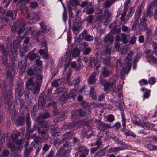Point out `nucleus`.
Here are the masks:
<instances>
[{
	"mask_svg": "<svg viewBox=\"0 0 157 157\" xmlns=\"http://www.w3.org/2000/svg\"><path fill=\"white\" fill-rule=\"evenodd\" d=\"M147 24L139 23L138 27L142 31H144L147 30Z\"/></svg>",
	"mask_w": 157,
	"mask_h": 157,
	"instance_id": "nucleus-33",
	"label": "nucleus"
},
{
	"mask_svg": "<svg viewBox=\"0 0 157 157\" xmlns=\"http://www.w3.org/2000/svg\"><path fill=\"white\" fill-rule=\"evenodd\" d=\"M79 58H78L77 59V61H78L77 65H76V70L77 71H79L81 68L82 67V64L81 63L82 61H81V60H79Z\"/></svg>",
	"mask_w": 157,
	"mask_h": 157,
	"instance_id": "nucleus-53",
	"label": "nucleus"
},
{
	"mask_svg": "<svg viewBox=\"0 0 157 157\" xmlns=\"http://www.w3.org/2000/svg\"><path fill=\"white\" fill-rule=\"evenodd\" d=\"M156 79L154 77L150 78L148 80V82L151 85H153L155 84L156 82Z\"/></svg>",
	"mask_w": 157,
	"mask_h": 157,
	"instance_id": "nucleus-52",
	"label": "nucleus"
},
{
	"mask_svg": "<svg viewBox=\"0 0 157 157\" xmlns=\"http://www.w3.org/2000/svg\"><path fill=\"white\" fill-rule=\"evenodd\" d=\"M50 146L47 144H45L43 146L42 148V150L44 152V153L47 151L49 149Z\"/></svg>",
	"mask_w": 157,
	"mask_h": 157,
	"instance_id": "nucleus-57",
	"label": "nucleus"
},
{
	"mask_svg": "<svg viewBox=\"0 0 157 157\" xmlns=\"http://www.w3.org/2000/svg\"><path fill=\"white\" fill-rule=\"evenodd\" d=\"M76 5L73 2H72L71 1L70 2V3L67 4L68 7L69 8V10L71 9V10H75L76 9Z\"/></svg>",
	"mask_w": 157,
	"mask_h": 157,
	"instance_id": "nucleus-39",
	"label": "nucleus"
},
{
	"mask_svg": "<svg viewBox=\"0 0 157 157\" xmlns=\"http://www.w3.org/2000/svg\"><path fill=\"white\" fill-rule=\"evenodd\" d=\"M111 74V72L105 67H104L102 69L101 76L103 78L108 77Z\"/></svg>",
	"mask_w": 157,
	"mask_h": 157,
	"instance_id": "nucleus-17",
	"label": "nucleus"
},
{
	"mask_svg": "<svg viewBox=\"0 0 157 157\" xmlns=\"http://www.w3.org/2000/svg\"><path fill=\"white\" fill-rule=\"evenodd\" d=\"M27 18H29L31 19L29 21V23H34L33 21H37L39 19L40 16L38 13H34L32 14L31 16H29L28 15Z\"/></svg>",
	"mask_w": 157,
	"mask_h": 157,
	"instance_id": "nucleus-10",
	"label": "nucleus"
},
{
	"mask_svg": "<svg viewBox=\"0 0 157 157\" xmlns=\"http://www.w3.org/2000/svg\"><path fill=\"white\" fill-rule=\"evenodd\" d=\"M47 130L48 129H42L41 128H39L38 129V134H41V135L42 136L45 135L46 133V132Z\"/></svg>",
	"mask_w": 157,
	"mask_h": 157,
	"instance_id": "nucleus-46",
	"label": "nucleus"
},
{
	"mask_svg": "<svg viewBox=\"0 0 157 157\" xmlns=\"http://www.w3.org/2000/svg\"><path fill=\"white\" fill-rule=\"evenodd\" d=\"M23 87L19 84H17L15 89L16 96L20 98L23 94Z\"/></svg>",
	"mask_w": 157,
	"mask_h": 157,
	"instance_id": "nucleus-9",
	"label": "nucleus"
},
{
	"mask_svg": "<svg viewBox=\"0 0 157 157\" xmlns=\"http://www.w3.org/2000/svg\"><path fill=\"white\" fill-rule=\"evenodd\" d=\"M145 53L146 54V58L150 62L149 58L153 56V54L154 53V51L150 49H147L145 51Z\"/></svg>",
	"mask_w": 157,
	"mask_h": 157,
	"instance_id": "nucleus-22",
	"label": "nucleus"
},
{
	"mask_svg": "<svg viewBox=\"0 0 157 157\" xmlns=\"http://www.w3.org/2000/svg\"><path fill=\"white\" fill-rule=\"evenodd\" d=\"M121 45V44L118 43L117 42H115L114 43V47L116 49V51H118L119 50Z\"/></svg>",
	"mask_w": 157,
	"mask_h": 157,
	"instance_id": "nucleus-58",
	"label": "nucleus"
},
{
	"mask_svg": "<svg viewBox=\"0 0 157 157\" xmlns=\"http://www.w3.org/2000/svg\"><path fill=\"white\" fill-rule=\"evenodd\" d=\"M40 25L43 30L44 31H46V30L47 29V27L46 26V23L44 21H42L40 23Z\"/></svg>",
	"mask_w": 157,
	"mask_h": 157,
	"instance_id": "nucleus-48",
	"label": "nucleus"
},
{
	"mask_svg": "<svg viewBox=\"0 0 157 157\" xmlns=\"http://www.w3.org/2000/svg\"><path fill=\"white\" fill-rule=\"evenodd\" d=\"M147 17L146 15H144L140 19V22L139 23L147 24L146 21Z\"/></svg>",
	"mask_w": 157,
	"mask_h": 157,
	"instance_id": "nucleus-49",
	"label": "nucleus"
},
{
	"mask_svg": "<svg viewBox=\"0 0 157 157\" xmlns=\"http://www.w3.org/2000/svg\"><path fill=\"white\" fill-rule=\"evenodd\" d=\"M103 63L104 64L107 66L110 65L111 62L110 57L108 56L107 57L104 58L103 59Z\"/></svg>",
	"mask_w": 157,
	"mask_h": 157,
	"instance_id": "nucleus-30",
	"label": "nucleus"
},
{
	"mask_svg": "<svg viewBox=\"0 0 157 157\" xmlns=\"http://www.w3.org/2000/svg\"><path fill=\"white\" fill-rule=\"evenodd\" d=\"M121 116H122V125L123 126V131L127 136H132L134 137L136 136V135L134 134L132 132L126 129L125 127L126 126V119L124 113L123 112H121Z\"/></svg>",
	"mask_w": 157,
	"mask_h": 157,
	"instance_id": "nucleus-5",
	"label": "nucleus"
},
{
	"mask_svg": "<svg viewBox=\"0 0 157 157\" xmlns=\"http://www.w3.org/2000/svg\"><path fill=\"white\" fill-rule=\"evenodd\" d=\"M4 101L6 102V103L7 104L8 106L10 107L11 105V102L12 101V100L11 99L9 98H6L5 99Z\"/></svg>",
	"mask_w": 157,
	"mask_h": 157,
	"instance_id": "nucleus-51",
	"label": "nucleus"
},
{
	"mask_svg": "<svg viewBox=\"0 0 157 157\" xmlns=\"http://www.w3.org/2000/svg\"><path fill=\"white\" fill-rule=\"evenodd\" d=\"M15 73H13V71H12V69L10 70V68L8 69L7 72V76L9 77L10 79H12L13 78V75Z\"/></svg>",
	"mask_w": 157,
	"mask_h": 157,
	"instance_id": "nucleus-44",
	"label": "nucleus"
},
{
	"mask_svg": "<svg viewBox=\"0 0 157 157\" xmlns=\"http://www.w3.org/2000/svg\"><path fill=\"white\" fill-rule=\"evenodd\" d=\"M86 20L88 22L90 23H92L94 20L93 16L92 15H90L88 16Z\"/></svg>",
	"mask_w": 157,
	"mask_h": 157,
	"instance_id": "nucleus-59",
	"label": "nucleus"
},
{
	"mask_svg": "<svg viewBox=\"0 0 157 157\" xmlns=\"http://www.w3.org/2000/svg\"><path fill=\"white\" fill-rule=\"evenodd\" d=\"M29 56V59L30 60L33 61L36 58L37 55L36 54L33 52V51H31L29 53L27 54V57L24 59L25 62L27 61Z\"/></svg>",
	"mask_w": 157,
	"mask_h": 157,
	"instance_id": "nucleus-16",
	"label": "nucleus"
},
{
	"mask_svg": "<svg viewBox=\"0 0 157 157\" xmlns=\"http://www.w3.org/2000/svg\"><path fill=\"white\" fill-rule=\"evenodd\" d=\"M91 6H86L83 9V12H86L87 14H91L93 13L95 10V8L94 7H90Z\"/></svg>",
	"mask_w": 157,
	"mask_h": 157,
	"instance_id": "nucleus-15",
	"label": "nucleus"
},
{
	"mask_svg": "<svg viewBox=\"0 0 157 157\" xmlns=\"http://www.w3.org/2000/svg\"><path fill=\"white\" fill-rule=\"evenodd\" d=\"M91 49L90 48L88 47L85 48L83 53L84 55H87L90 53L91 52Z\"/></svg>",
	"mask_w": 157,
	"mask_h": 157,
	"instance_id": "nucleus-64",
	"label": "nucleus"
},
{
	"mask_svg": "<svg viewBox=\"0 0 157 157\" xmlns=\"http://www.w3.org/2000/svg\"><path fill=\"white\" fill-rule=\"evenodd\" d=\"M71 144L69 142H66L64 143L59 148V150L62 151H69V153L71 151V148L66 149L65 148H69L71 147Z\"/></svg>",
	"mask_w": 157,
	"mask_h": 157,
	"instance_id": "nucleus-12",
	"label": "nucleus"
},
{
	"mask_svg": "<svg viewBox=\"0 0 157 157\" xmlns=\"http://www.w3.org/2000/svg\"><path fill=\"white\" fill-rule=\"evenodd\" d=\"M89 151V150L87 149L84 150L82 152H81V154L80 155V157H86Z\"/></svg>",
	"mask_w": 157,
	"mask_h": 157,
	"instance_id": "nucleus-54",
	"label": "nucleus"
},
{
	"mask_svg": "<svg viewBox=\"0 0 157 157\" xmlns=\"http://www.w3.org/2000/svg\"><path fill=\"white\" fill-rule=\"evenodd\" d=\"M96 72H93L90 75L87 79L88 83L90 84H94L96 81Z\"/></svg>",
	"mask_w": 157,
	"mask_h": 157,
	"instance_id": "nucleus-11",
	"label": "nucleus"
},
{
	"mask_svg": "<svg viewBox=\"0 0 157 157\" xmlns=\"http://www.w3.org/2000/svg\"><path fill=\"white\" fill-rule=\"evenodd\" d=\"M50 106H53L54 109L53 110V112L54 114L57 115L59 113V112L58 111V109H56V102L54 101H51L49 103L48 105L47 106V107Z\"/></svg>",
	"mask_w": 157,
	"mask_h": 157,
	"instance_id": "nucleus-19",
	"label": "nucleus"
},
{
	"mask_svg": "<svg viewBox=\"0 0 157 157\" xmlns=\"http://www.w3.org/2000/svg\"><path fill=\"white\" fill-rule=\"evenodd\" d=\"M128 10V8H124L123 10V12L120 17L121 20L122 21H125L126 20V18L125 19V17L126 16V13Z\"/></svg>",
	"mask_w": 157,
	"mask_h": 157,
	"instance_id": "nucleus-27",
	"label": "nucleus"
},
{
	"mask_svg": "<svg viewBox=\"0 0 157 157\" xmlns=\"http://www.w3.org/2000/svg\"><path fill=\"white\" fill-rule=\"evenodd\" d=\"M121 147H115L109 148L108 150V152L109 153L114 152L115 153L118 152L120 151L123 149Z\"/></svg>",
	"mask_w": 157,
	"mask_h": 157,
	"instance_id": "nucleus-29",
	"label": "nucleus"
},
{
	"mask_svg": "<svg viewBox=\"0 0 157 157\" xmlns=\"http://www.w3.org/2000/svg\"><path fill=\"white\" fill-rule=\"evenodd\" d=\"M24 123V117L20 116L16 120L15 124L17 125H22Z\"/></svg>",
	"mask_w": 157,
	"mask_h": 157,
	"instance_id": "nucleus-26",
	"label": "nucleus"
},
{
	"mask_svg": "<svg viewBox=\"0 0 157 157\" xmlns=\"http://www.w3.org/2000/svg\"><path fill=\"white\" fill-rule=\"evenodd\" d=\"M81 12L79 10H77L76 12V18L73 21L72 30L75 35L78 34L80 30L82 29V23L80 21V18L78 16V14Z\"/></svg>",
	"mask_w": 157,
	"mask_h": 157,
	"instance_id": "nucleus-2",
	"label": "nucleus"
},
{
	"mask_svg": "<svg viewBox=\"0 0 157 157\" xmlns=\"http://www.w3.org/2000/svg\"><path fill=\"white\" fill-rule=\"evenodd\" d=\"M121 40L123 44H126L128 42L127 38V36L124 33L121 34Z\"/></svg>",
	"mask_w": 157,
	"mask_h": 157,
	"instance_id": "nucleus-40",
	"label": "nucleus"
},
{
	"mask_svg": "<svg viewBox=\"0 0 157 157\" xmlns=\"http://www.w3.org/2000/svg\"><path fill=\"white\" fill-rule=\"evenodd\" d=\"M112 86L110 84L109 82H107L105 85L104 86V90L105 91L108 92L109 90V88Z\"/></svg>",
	"mask_w": 157,
	"mask_h": 157,
	"instance_id": "nucleus-50",
	"label": "nucleus"
},
{
	"mask_svg": "<svg viewBox=\"0 0 157 157\" xmlns=\"http://www.w3.org/2000/svg\"><path fill=\"white\" fill-rule=\"evenodd\" d=\"M114 39V38L111 34L108 33L105 36L103 41L105 43H106L108 41L109 43H112Z\"/></svg>",
	"mask_w": 157,
	"mask_h": 157,
	"instance_id": "nucleus-14",
	"label": "nucleus"
},
{
	"mask_svg": "<svg viewBox=\"0 0 157 157\" xmlns=\"http://www.w3.org/2000/svg\"><path fill=\"white\" fill-rule=\"evenodd\" d=\"M147 148L150 150H157V146L151 144H148L147 145Z\"/></svg>",
	"mask_w": 157,
	"mask_h": 157,
	"instance_id": "nucleus-41",
	"label": "nucleus"
},
{
	"mask_svg": "<svg viewBox=\"0 0 157 157\" xmlns=\"http://www.w3.org/2000/svg\"><path fill=\"white\" fill-rule=\"evenodd\" d=\"M93 3L91 2H88L87 1L82 2L80 5V6L82 8H84L85 6H92Z\"/></svg>",
	"mask_w": 157,
	"mask_h": 157,
	"instance_id": "nucleus-32",
	"label": "nucleus"
},
{
	"mask_svg": "<svg viewBox=\"0 0 157 157\" xmlns=\"http://www.w3.org/2000/svg\"><path fill=\"white\" fill-rule=\"evenodd\" d=\"M90 66L91 67H93L95 66L96 65L97 61V60L94 58L91 57L90 58Z\"/></svg>",
	"mask_w": 157,
	"mask_h": 157,
	"instance_id": "nucleus-34",
	"label": "nucleus"
},
{
	"mask_svg": "<svg viewBox=\"0 0 157 157\" xmlns=\"http://www.w3.org/2000/svg\"><path fill=\"white\" fill-rule=\"evenodd\" d=\"M69 154V151L63 152L59 150L58 157H67Z\"/></svg>",
	"mask_w": 157,
	"mask_h": 157,
	"instance_id": "nucleus-24",
	"label": "nucleus"
},
{
	"mask_svg": "<svg viewBox=\"0 0 157 157\" xmlns=\"http://www.w3.org/2000/svg\"><path fill=\"white\" fill-rule=\"evenodd\" d=\"M26 72L28 75L32 76L35 75V76L29 78L26 82V87L31 90L32 92L36 94L40 91L42 83L43 77L42 75L38 73L36 74L31 68L28 69Z\"/></svg>",
	"mask_w": 157,
	"mask_h": 157,
	"instance_id": "nucleus-1",
	"label": "nucleus"
},
{
	"mask_svg": "<svg viewBox=\"0 0 157 157\" xmlns=\"http://www.w3.org/2000/svg\"><path fill=\"white\" fill-rule=\"evenodd\" d=\"M80 51L78 48H74L71 52V54L73 57L76 58L79 56Z\"/></svg>",
	"mask_w": 157,
	"mask_h": 157,
	"instance_id": "nucleus-21",
	"label": "nucleus"
},
{
	"mask_svg": "<svg viewBox=\"0 0 157 157\" xmlns=\"http://www.w3.org/2000/svg\"><path fill=\"white\" fill-rule=\"evenodd\" d=\"M49 137V136L47 135L45 136H43L42 138L40 137H36L34 139L33 143L34 147H36L40 146V145L41 144V143L43 141H45L47 140Z\"/></svg>",
	"mask_w": 157,
	"mask_h": 157,
	"instance_id": "nucleus-6",
	"label": "nucleus"
},
{
	"mask_svg": "<svg viewBox=\"0 0 157 157\" xmlns=\"http://www.w3.org/2000/svg\"><path fill=\"white\" fill-rule=\"evenodd\" d=\"M116 67L117 70H119L120 68L122 66V63L120 60H117L116 62L115 63Z\"/></svg>",
	"mask_w": 157,
	"mask_h": 157,
	"instance_id": "nucleus-45",
	"label": "nucleus"
},
{
	"mask_svg": "<svg viewBox=\"0 0 157 157\" xmlns=\"http://www.w3.org/2000/svg\"><path fill=\"white\" fill-rule=\"evenodd\" d=\"M116 82V78L115 77H112L110 78L109 83L112 86L114 85Z\"/></svg>",
	"mask_w": 157,
	"mask_h": 157,
	"instance_id": "nucleus-55",
	"label": "nucleus"
},
{
	"mask_svg": "<svg viewBox=\"0 0 157 157\" xmlns=\"http://www.w3.org/2000/svg\"><path fill=\"white\" fill-rule=\"evenodd\" d=\"M10 154L9 151L7 149H4L2 152L0 157H8Z\"/></svg>",
	"mask_w": 157,
	"mask_h": 157,
	"instance_id": "nucleus-38",
	"label": "nucleus"
},
{
	"mask_svg": "<svg viewBox=\"0 0 157 157\" xmlns=\"http://www.w3.org/2000/svg\"><path fill=\"white\" fill-rule=\"evenodd\" d=\"M88 45V44L86 42H84L81 43L80 44L79 48L82 50V49H84Z\"/></svg>",
	"mask_w": 157,
	"mask_h": 157,
	"instance_id": "nucleus-61",
	"label": "nucleus"
},
{
	"mask_svg": "<svg viewBox=\"0 0 157 157\" xmlns=\"http://www.w3.org/2000/svg\"><path fill=\"white\" fill-rule=\"evenodd\" d=\"M87 35V32L86 30H84L79 35V37L81 39H86Z\"/></svg>",
	"mask_w": 157,
	"mask_h": 157,
	"instance_id": "nucleus-47",
	"label": "nucleus"
},
{
	"mask_svg": "<svg viewBox=\"0 0 157 157\" xmlns=\"http://www.w3.org/2000/svg\"><path fill=\"white\" fill-rule=\"evenodd\" d=\"M74 133L72 132H68L62 136V140H67L73 137Z\"/></svg>",
	"mask_w": 157,
	"mask_h": 157,
	"instance_id": "nucleus-18",
	"label": "nucleus"
},
{
	"mask_svg": "<svg viewBox=\"0 0 157 157\" xmlns=\"http://www.w3.org/2000/svg\"><path fill=\"white\" fill-rule=\"evenodd\" d=\"M115 2V0H107L105 2L103 5V6L104 8H107Z\"/></svg>",
	"mask_w": 157,
	"mask_h": 157,
	"instance_id": "nucleus-23",
	"label": "nucleus"
},
{
	"mask_svg": "<svg viewBox=\"0 0 157 157\" xmlns=\"http://www.w3.org/2000/svg\"><path fill=\"white\" fill-rule=\"evenodd\" d=\"M144 8V6H142V4L139 5L137 8V9L135 12V18L137 19H139L141 16L142 11Z\"/></svg>",
	"mask_w": 157,
	"mask_h": 157,
	"instance_id": "nucleus-13",
	"label": "nucleus"
},
{
	"mask_svg": "<svg viewBox=\"0 0 157 157\" xmlns=\"http://www.w3.org/2000/svg\"><path fill=\"white\" fill-rule=\"evenodd\" d=\"M75 126V124L73 123H69L66 124L64 126V128H66L73 127Z\"/></svg>",
	"mask_w": 157,
	"mask_h": 157,
	"instance_id": "nucleus-56",
	"label": "nucleus"
},
{
	"mask_svg": "<svg viewBox=\"0 0 157 157\" xmlns=\"http://www.w3.org/2000/svg\"><path fill=\"white\" fill-rule=\"evenodd\" d=\"M105 150L104 149L99 150L95 155V156H98L99 157H101L105 155Z\"/></svg>",
	"mask_w": 157,
	"mask_h": 157,
	"instance_id": "nucleus-43",
	"label": "nucleus"
},
{
	"mask_svg": "<svg viewBox=\"0 0 157 157\" xmlns=\"http://www.w3.org/2000/svg\"><path fill=\"white\" fill-rule=\"evenodd\" d=\"M50 117V114L48 113H44L42 114L41 115V118L43 119H46Z\"/></svg>",
	"mask_w": 157,
	"mask_h": 157,
	"instance_id": "nucleus-63",
	"label": "nucleus"
},
{
	"mask_svg": "<svg viewBox=\"0 0 157 157\" xmlns=\"http://www.w3.org/2000/svg\"><path fill=\"white\" fill-rule=\"evenodd\" d=\"M8 147L11 149L12 153L17 152L19 153L22 151V147L20 146H15L14 144L13 143L10 142L8 144Z\"/></svg>",
	"mask_w": 157,
	"mask_h": 157,
	"instance_id": "nucleus-7",
	"label": "nucleus"
},
{
	"mask_svg": "<svg viewBox=\"0 0 157 157\" xmlns=\"http://www.w3.org/2000/svg\"><path fill=\"white\" fill-rule=\"evenodd\" d=\"M1 52L3 53L5 56H8V55H11L13 54V52H12V50L10 49L9 52L8 48H5V49H4L3 51L2 52Z\"/></svg>",
	"mask_w": 157,
	"mask_h": 157,
	"instance_id": "nucleus-36",
	"label": "nucleus"
},
{
	"mask_svg": "<svg viewBox=\"0 0 157 157\" xmlns=\"http://www.w3.org/2000/svg\"><path fill=\"white\" fill-rule=\"evenodd\" d=\"M26 122L27 126L28 127L29 129L30 126V117L29 115H28L26 117Z\"/></svg>",
	"mask_w": 157,
	"mask_h": 157,
	"instance_id": "nucleus-62",
	"label": "nucleus"
},
{
	"mask_svg": "<svg viewBox=\"0 0 157 157\" xmlns=\"http://www.w3.org/2000/svg\"><path fill=\"white\" fill-rule=\"evenodd\" d=\"M134 13V9L132 7H131L129 9V11L128 12L126 17V20L128 21L130 17Z\"/></svg>",
	"mask_w": 157,
	"mask_h": 157,
	"instance_id": "nucleus-37",
	"label": "nucleus"
},
{
	"mask_svg": "<svg viewBox=\"0 0 157 157\" xmlns=\"http://www.w3.org/2000/svg\"><path fill=\"white\" fill-rule=\"evenodd\" d=\"M45 102V100L43 98H40L38 100V107L39 109H42L44 106Z\"/></svg>",
	"mask_w": 157,
	"mask_h": 157,
	"instance_id": "nucleus-25",
	"label": "nucleus"
},
{
	"mask_svg": "<svg viewBox=\"0 0 157 157\" xmlns=\"http://www.w3.org/2000/svg\"><path fill=\"white\" fill-rule=\"evenodd\" d=\"M141 90L143 92H144L143 95V99L144 100L145 98H148L150 96V90L145 88H142Z\"/></svg>",
	"mask_w": 157,
	"mask_h": 157,
	"instance_id": "nucleus-20",
	"label": "nucleus"
},
{
	"mask_svg": "<svg viewBox=\"0 0 157 157\" xmlns=\"http://www.w3.org/2000/svg\"><path fill=\"white\" fill-rule=\"evenodd\" d=\"M134 53L133 50H131L127 53L126 59L128 61H131L132 58V56L134 54Z\"/></svg>",
	"mask_w": 157,
	"mask_h": 157,
	"instance_id": "nucleus-28",
	"label": "nucleus"
},
{
	"mask_svg": "<svg viewBox=\"0 0 157 157\" xmlns=\"http://www.w3.org/2000/svg\"><path fill=\"white\" fill-rule=\"evenodd\" d=\"M95 122L99 125V129L101 131H104L107 128L110 127V126L109 124H105L98 120H96Z\"/></svg>",
	"mask_w": 157,
	"mask_h": 157,
	"instance_id": "nucleus-8",
	"label": "nucleus"
},
{
	"mask_svg": "<svg viewBox=\"0 0 157 157\" xmlns=\"http://www.w3.org/2000/svg\"><path fill=\"white\" fill-rule=\"evenodd\" d=\"M102 140L100 138L98 139L95 142V144L97 146V147H98L99 149L101 145V142Z\"/></svg>",
	"mask_w": 157,
	"mask_h": 157,
	"instance_id": "nucleus-60",
	"label": "nucleus"
},
{
	"mask_svg": "<svg viewBox=\"0 0 157 157\" xmlns=\"http://www.w3.org/2000/svg\"><path fill=\"white\" fill-rule=\"evenodd\" d=\"M73 113L78 116H83L85 114V112L84 110L82 109H79L78 110H76L74 111L72 113Z\"/></svg>",
	"mask_w": 157,
	"mask_h": 157,
	"instance_id": "nucleus-35",
	"label": "nucleus"
},
{
	"mask_svg": "<svg viewBox=\"0 0 157 157\" xmlns=\"http://www.w3.org/2000/svg\"><path fill=\"white\" fill-rule=\"evenodd\" d=\"M122 89V87L121 85H119L116 86L113 88L112 91L115 93L118 92Z\"/></svg>",
	"mask_w": 157,
	"mask_h": 157,
	"instance_id": "nucleus-42",
	"label": "nucleus"
},
{
	"mask_svg": "<svg viewBox=\"0 0 157 157\" xmlns=\"http://www.w3.org/2000/svg\"><path fill=\"white\" fill-rule=\"evenodd\" d=\"M134 117L135 120H133L132 121L133 123L135 124L141 126L146 129H150L152 130H153L154 131H157V125H155L151 123L144 122L141 121L136 116H135Z\"/></svg>",
	"mask_w": 157,
	"mask_h": 157,
	"instance_id": "nucleus-3",
	"label": "nucleus"
},
{
	"mask_svg": "<svg viewBox=\"0 0 157 157\" xmlns=\"http://www.w3.org/2000/svg\"><path fill=\"white\" fill-rule=\"evenodd\" d=\"M25 24L22 22L17 21L14 25V31L17 32L18 34H21L25 30Z\"/></svg>",
	"mask_w": 157,
	"mask_h": 157,
	"instance_id": "nucleus-4",
	"label": "nucleus"
},
{
	"mask_svg": "<svg viewBox=\"0 0 157 157\" xmlns=\"http://www.w3.org/2000/svg\"><path fill=\"white\" fill-rule=\"evenodd\" d=\"M51 124L46 121H43L41 122V126L42 128L48 129L50 128Z\"/></svg>",
	"mask_w": 157,
	"mask_h": 157,
	"instance_id": "nucleus-31",
	"label": "nucleus"
}]
</instances>
